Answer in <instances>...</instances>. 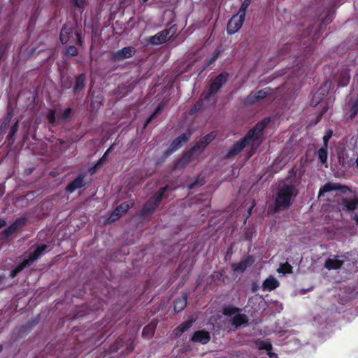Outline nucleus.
<instances>
[{
  "mask_svg": "<svg viewBox=\"0 0 358 358\" xmlns=\"http://www.w3.org/2000/svg\"><path fill=\"white\" fill-rule=\"evenodd\" d=\"M266 124V120L257 124L253 129L248 132L244 138L238 141L229 149L227 156L237 155L247 145H250L252 150L257 149L262 143V132Z\"/></svg>",
  "mask_w": 358,
  "mask_h": 358,
  "instance_id": "f257e3e1",
  "label": "nucleus"
},
{
  "mask_svg": "<svg viewBox=\"0 0 358 358\" xmlns=\"http://www.w3.org/2000/svg\"><path fill=\"white\" fill-rule=\"evenodd\" d=\"M296 189L292 184L284 181L280 182L277 188L275 199L276 210L288 207L291 203L292 198L296 196Z\"/></svg>",
  "mask_w": 358,
  "mask_h": 358,
  "instance_id": "f03ea898",
  "label": "nucleus"
},
{
  "mask_svg": "<svg viewBox=\"0 0 358 358\" xmlns=\"http://www.w3.org/2000/svg\"><path fill=\"white\" fill-rule=\"evenodd\" d=\"M47 249L46 245H41L34 249H31L28 257L24 259L23 262L15 267V269L10 271L11 278H14L19 272H20L25 266L29 265L36 259H38Z\"/></svg>",
  "mask_w": 358,
  "mask_h": 358,
  "instance_id": "7ed1b4c3",
  "label": "nucleus"
},
{
  "mask_svg": "<svg viewBox=\"0 0 358 358\" xmlns=\"http://www.w3.org/2000/svg\"><path fill=\"white\" fill-rule=\"evenodd\" d=\"M224 314L230 317L232 324L236 328L248 323V317L242 314L238 308L227 307L224 309Z\"/></svg>",
  "mask_w": 358,
  "mask_h": 358,
  "instance_id": "20e7f679",
  "label": "nucleus"
},
{
  "mask_svg": "<svg viewBox=\"0 0 358 358\" xmlns=\"http://www.w3.org/2000/svg\"><path fill=\"white\" fill-rule=\"evenodd\" d=\"M227 78L228 74L227 73H222L218 75L210 85L209 89L203 94V96L207 99L212 94L216 93L223 84L227 82Z\"/></svg>",
  "mask_w": 358,
  "mask_h": 358,
  "instance_id": "39448f33",
  "label": "nucleus"
},
{
  "mask_svg": "<svg viewBox=\"0 0 358 358\" xmlns=\"http://www.w3.org/2000/svg\"><path fill=\"white\" fill-rule=\"evenodd\" d=\"M245 20V16L237 13L234 15L228 22L227 31L229 34H233L237 32L242 27Z\"/></svg>",
  "mask_w": 358,
  "mask_h": 358,
  "instance_id": "423d86ee",
  "label": "nucleus"
},
{
  "mask_svg": "<svg viewBox=\"0 0 358 358\" xmlns=\"http://www.w3.org/2000/svg\"><path fill=\"white\" fill-rule=\"evenodd\" d=\"M166 189V187L161 188L153 196V198L150 200L148 203L145 204L143 209V214H146L152 210L158 205L162 196Z\"/></svg>",
  "mask_w": 358,
  "mask_h": 358,
  "instance_id": "0eeeda50",
  "label": "nucleus"
},
{
  "mask_svg": "<svg viewBox=\"0 0 358 358\" xmlns=\"http://www.w3.org/2000/svg\"><path fill=\"white\" fill-rule=\"evenodd\" d=\"M170 31V29H164L157 33L155 36H151L148 41L155 45L162 44L171 37Z\"/></svg>",
  "mask_w": 358,
  "mask_h": 358,
  "instance_id": "6e6552de",
  "label": "nucleus"
},
{
  "mask_svg": "<svg viewBox=\"0 0 358 358\" xmlns=\"http://www.w3.org/2000/svg\"><path fill=\"white\" fill-rule=\"evenodd\" d=\"M134 48L125 47L116 52H112V59L114 61H120L130 58L134 53Z\"/></svg>",
  "mask_w": 358,
  "mask_h": 358,
  "instance_id": "1a4fd4ad",
  "label": "nucleus"
},
{
  "mask_svg": "<svg viewBox=\"0 0 358 358\" xmlns=\"http://www.w3.org/2000/svg\"><path fill=\"white\" fill-rule=\"evenodd\" d=\"M215 134L211 132L201 138L192 148V152H201L215 138Z\"/></svg>",
  "mask_w": 358,
  "mask_h": 358,
  "instance_id": "9d476101",
  "label": "nucleus"
},
{
  "mask_svg": "<svg viewBox=\"0 0 358 358\" xmlns=\"http://www.w3.org/2000/svg\"><path fill=\"white\" fill-rule=\"evenodd\" d=\"M253 262V258L251 256H248L240 261L238 263L232 264L231 269L235 273H243L249 266H251Z\"/></svg>",
  "mask_w": 358,
  "mask_h": 358,
  "instance_id": "9b49d317",
  "label": "nucleus"
},
{
  "mask_svg": "<svg viewBox=\"0 0 358 358\" xmlns=\"http://www.w3.org/2000/svg\"><path fill=\"white\" fill-rule=\"evenodd\" d=\"M131 204L128 202H124L117 207L108 218L109 222H115L130 208Z\"/></svg>",
  "mask_w": 358,
  "mask_h": 358,
  "instance_id": "f8f14e48",
  "label": "nucleus"
},
{
  "mask_svg": "<svg viewBox=\"0 0 358 358\" xmlns=\"http://www.w3.org/2000/svg\"><path fill=\"white\" fill-rule=\"evenodd\" d=\"M190 132L182 134L176 138L170 145L171 152H174L178 150L184 143H185L189 138Z\"/></svg>",
  "mask_w": 358,
  "mask_h": 358,
  "instance_id": "ddd939ff",
  "label": "nucleus"
},
{
  "mask_svg": "<svg viewBox=\"0 0 358 358\" xmlns=\"http://www.w3.org/2000/svg\"><path fill=\"white\" fill-rule=\"evenodd\" d=\"M85 175H80L78 177H77L76 179H74L73 181H71L66 187V190L71 193L73 192L77 189H79L84 186L85 181H84Z\"/></svg>",
  "mask_w": 358,
  "mask_h": 358,
  "instance_id": "4468645a",
  "label": "nucleus"
},
{
  "mask_svg": "<svg viewBox=\"0 0 358 358\" xmlns=\"http://www.w3.org/2000/svg\"><path fill=\"white\" fill-rule=\"evenodd\" d=\"M210 334L206 331H197L194 332L192 340L194 342L206 344L210 341Z\"/></svg>",
  "mask_w": 358,
  "mask_h": 358,
  "instance_id": "2eb2a0df",
  "label": "nucleus"
},
{
  "mask_svg": "<svg viewBox=\"0 0 358 358\" xmlns=\"http://www.w3.org/2000/svg\"><path fill=\"white\" fill-rule=\"evenodd\" d=\"M343 264V261L338 259V257L334 256L333 258H329L326 260L324 267L328 270L338 269Z\"/></svg>",
  "mask_w": 358,
  "mask_h": 358,
  "instance_id": "dca6fc26",
  "label": "nucleus"
},
{
  "mask_svg": "<svg viewBox=\"0 0 358 358\" xmlns=\"http://www.w3.org/2000/svg\"><path fill=\"white\" fill-rule=\"evenodd\" d=\"M278 280L273 276H269L263 282L262 287L264 291H271L279 286Z\"/></svg>",
  "mask_w": 358,
  "mask_h": 358,
  "instance_id": "f3484780",
  "label": "nucleus"
},
{
  "mask_svg": "<svg viewBox=\"0 0 358 358\" xmlns=\"http://www.w3.org/2000/svg\"><path fill=\"white\" fill-rule=\"evenodd\" d=\"M268 94V90L267 89H264L262 90H259L256 92H252L248 96V102H254L256 101H258L259 99H262L266 96V95Z\"/></svg>",
  "mask_w": 358,
  "mask_h": 358,
  "instance_id": "a211bd4d",
  "label": "nucleus"
},
{
  "mask_svg": "<svg viewBox=\"0 0 358 358\" xmlns=\"http://www.w3.org/2000/svg\"><path fill=\"white\" fill-rule=\"evenodd\" d=\"M358 205V199H345L342 201L343 209L347 210H354Z\"/></svg>",
  "mask_w": 358,
  "mask_h": 358,
  "instance_id": "6ab92c4d",
  "label": "nucleus"
},
{
  "mask_svg": "<svg viewBox=\"0 0 358 358\" xmlns=\"http://www.w3.org/2000/svg\"><path fill=\"white\" fill-rule=\"evenodd\" d=\"M187 305V296H182L174 301V310L176 312L182 310Z\"/></svg>",
  "mask_w": 358,
  "mask_h": 358,
  "instance_id": "aec40b11",
  "label": "nucleus"
},
{
  "mask_svg": "<svg viewBox=\"0 0 358 358\" xmlns=\"http://www.w3.org/2000/svg\"><path fill=\"white\" fill-rule=\"evenodd\" d=\"M72 34V29L68 26L64 25L60 32V40L63 44L69 41V36Z\"/></svg>",
  "mask_w": 358,
  "mask_h": 358,
  "instance_id": "412c9836",
  "label": "nucleus"
},
{
  "mask_svg": "<svg viewBox=\"0 0 358 358\" xmlns=\"http://www.w3.org/2000/svg\"><path fill=\"white\" fill-rule=\"evenodd\" d=\"M318 157L322 164H324L327 167V145L326 144L323 147H322L317 152Z\"/></svg>",
  "mask_w": 358,
  "mask_h": 358,
  "instance_id": "4be33fe9",
  "label": "nucleus"
},
{
  "mask_svg": "<svg viewBox=\"0 0 358 358\" xmlns=\"http://www.w3.org/2000/svg\"><path fill=\"white\" fill-rule=\"evenodd\" d=\"M155 331V324L151 323L146 326L145 327H144L142 331V335L145 338H150L153 336Z\"/></svg>",
  "mask_w": 358,
  "mask_h": 358,
  "instance_id": "5701e85b",
  "label": "nucleus"
},
{
  "mask_svg": "<svg viewBox=\"0 0 358 358\" xmlns=\"http://www.w3.org/2000/svg\"><path fill=\"white\" fill-rule=\"evenodd\" d=\"M192 324V320H187L186 322H185L184 323H182L180 326H179L176 329V335L177 336H180L183 332H185L187 329H188L189 328L191 327Z\"/></svg>",
  "mask_w": 358,
  "mask_h": 358,
  "instance_id": "b1692460",
  "label": "nucleus"
},
{
  "mask_svg": "<svg viewBox=\"0 0 358 358\" xmlns=\"http://www.w3.org/2000/svg\"><path fill=\"white\" fill-rule=\"evenodd\" d=\"M350 76L349 71H344L341 75V78L338 82V85L339 87L346 86L350 81Z\"/></svg>",
  "mask_w": 358,
  "mask_h": 358,
  "instance_id": "393cba45",
  "label": "nucleus"
},
{
  "mask_svg": "<svg viewBox=\"0 0 358 358\" xmlns=\"http://www.w3.org/2000/svg\"><path fill=\"white\" fill-rule=\"evenodd\" d=\"M85 76L83 74L79 75L76 78V84H75V86H74V90L76 91H78L80 89H82L84 87V85H85Z\"/></svg>",
  "mask_w": 358,
  "mask_h": 358,
  "instance_id": "a878e982",
  "label": "nucleus"
},
{
  "mask_svg": "<svg viewBox=\"0 0 358 358\" xmlns=\"http://www.w3.org/2000/svg\"><path fill=\"white\" fill-rule=\"evenodd\" d=\"M338 187L336 185L328 183L320 188L319 192V196H321L324 193L330 192L334 189H336Z\"/></svg>",
  "mask_w": 358,
  "mask_h": 358,
  "instance_id": "bb28decb",
  "label": "nucleus"
},
{
  "mask_svg": "<svg viewBox=\"0 0 358 358\" xmlns=\"http://www.w3.org/2000/svg\"><path fill=\"white\" fill-rule=\"evenodd\" d=\"M277 271L283 274L291 273L292 272V267L289 264L285 263L281 264L280 266L277 269Z\"/></svg>",
  "mask_w": 358,
  "mask_h": 358,
  "instance_id": "cd10ccee",
  "label": "nucleus"
},
{
  "mask_svg": "<svg viewBox=\"0 0 358 358\" xmlns=\"http://www.w3.org/2000/svg\"><path fill=\"white\" fill-rule=\"evenodd\" d=\"M251 2L252 0H244L238 13L245 17L246 10L250 5Z\"/></svg>",
  "mask_w": 358,
  "mask_h": 358,
  "instance_id": "c85d7f7f",
  "label": "nucleus"
},
{
  "mask_svg": "<svg viewBox=\"0 0 358 358\" xmlns=\"http://www.w3.org/2000/svg\"><path fill=\"white\" fill-rule=\"evenodd\" d=\"M55 110H50L49 112H48V114L47 115V118H48V120L49 122V123L53 124L55 123L56 122V119H55Z\"/></svg>",
  "mask_w": 358,
  "mask_h": 358,
  "instance_id": "c756f323",
  "label": "nucleus"
},
{
  "mask_svg": "<svg viewBox=\"0 0 358 358\" xmlns=\"http://www.w3.org/2000/svg\"><path fill=\"white\" fill-rule=\"evenodd\" d=\"M71 112V109L70 108L65 109L63 111L62 116L58 119V121H59L60 120H64L65 119H66L70 115Z\"/></svg>",
  "mask_w": 358,
  "mask_h": 358,
  "instance_id": "7c9ffc66",
  "label": "nucleus"
},
{
  "mask_svg": "<svg viewBox=\"0 0 358 358\" xmlns=\"http://www.w3.org/2000/svg\"><path fill=\"white\" fill-rule=\"evenodd\" d=\"M66 53L69 56H74L77 54V49L74 46H69L66 49Z\"/></svg>",
  "mask_w": 358,
  "mask_h": 358,
  "instance_id": "2f4dec72",
  "label": "nucleus"
},
{
  "mask_svg": "<svg viewBox=\"0 0 358 358\" xmlns=\"http://www.w3.org/2000/svg\"><path fill=\"white\" fill-rule=\"evenodd\" d=\"M220 53V51L219 50H215L214 52L212 54V56L208 62V64H210L213 62H214L219 57Z\"/></svg>",
  "mask_w": 358,
  "mask_h": 358,
  "instance_id": "473e14b6",
  "label": "nucleus"
},
{
  "mask_svg": "<svg viewBox=\"0 0 358 358\" xmlns=\"http://www.w3.org/2000/svg\"><path fill=\"white\" fill-rule=\"evenodd\" d=\"M17 127H18V125H17V122H16L11 127L10 130V132L8 134V136L9 137H12L15 134V132L17 131Z\"/></svg>",
  "mask_w": 358,
  "mask_h": 358,
  "instance_id": "72a5a7b5",
  "label": "nucleus"
},
{
  "mask_svg": "<svg viewBox=\"0 0 358 358\" xmlns=\"http://www.w3.org/2000/svg\"><path fill=\"white\" fill-rule=\"evenodd\" d=\"M73 1L78 8H83L85 5V0H73Z\"/></svg>",
  "mask_w": 358,
  "mask_h": 358,
  "instance_id": "f704fd0d",
  "label": "nucleus"
},
{
  "mask_svg": "<svg viewBox=\"0 0 358 358\" xmlns=\"http://www.w3.org/2000/svg\"><path fill=\"white\" fill-rule=\"evenodd\" d=\"M357 110H358V108H357V105H355V106H352L351 109H350V111H351V117L352 118L357 113Z\"/></svg>",
  "mask_w": 358,
  "mask_h": 358,
  "instance_id": "c9c22d12",
  "label": "nucleus"
},
{
  "mask_svg": "<svg viewBox=\"0 0 358 358\" xmlns=\"http://www.w3.org/2000/svg\"><path fill=\"white\" fill-rule=\"evenodd\" d=\"M158 109L156 110L155 112H154L145 121L144 127H145L152 120L153 117L155 115V114L157 113Z\"/></svg>",
  "mask_w": 358,
  "mask_h": 358,
  "instance_id": "e433bc0d",
  "label": "nucleus"
},
{
  "mask_svg": "<svg viewBox=\"0 0 358 358\" xmlns=\"http://www.w3.org/2000/svg\"><path fill=\"white\" fill-rule=\"evenodd\" d=\"M331 133L330 134H329V135H325L323 137V140H324V145H326V143L327 144V141L329 139V138L331 137Z\"/></svg>",
  "mask_w": 358,
  "mask_h": 358,
  "instance_id": "4c0bfd02",
  "label": "nucleus"
},
{
  "mask_svg": "<svg viewBox=\"0 0 358 358\" xmlns=\"http://www.w3.org/2000/svg\"><path fill=\"white\" fill-rule=\"evenodd\" d=\"M110 150H111V147H110V148H109L106 150V152H105L104 155H103V156L102 157V158L100 159V161H99L100 162H103V160L104 159V158H105V157L106 156V155H108V154L110 152Z\"/></svg>",
  "mask_w": 358,
  "mask_h": 358,
  "instance_id": "58836bf2",
  "label": "nucleus"
},
{
  "mask_svg": "<svg viewBox=\"0 0 358 358\" xmlns=\"http://www.w3.org/2000/svg\"><path fill=\"white\" fill-rule=\"evenodd\" d=\"M6 222L3 220L0 219V228L3 227L5 225Z\"/></svg>",
  "mask_w": 358,
  "mask_h": 358,
  "instance_id": "ea45409f",
  "label": "nucleus"
},
{
  "mask_svg": "<svg viewBox=\"0 0 358 358\" xmlns=\"http://www.w3.org/2000/svg\"><path fill=\"white\" fill-rule=\"evenodd\" d=\"M96 105V107H99L100 105V101L92 102V105Z\"/></svg>",
  "mask_w": 358,
  "mask_h": 358,
  "instance_id": "a19ab883",
  "label": "nucleus"
},
{
  "mask_svg": "<svg viewBox=\"0 0 358 358\" xmlns=\"http://www.w3.org/2000/svg\"><path fill=\"white\" fill-rule=\"evenodd\" d=\"M196 182H194V183H193V184H192V185H190L189 186V189H192L194 187H195V186H196Z\"/></svg>",
  "mask_w": 358,
  "mask_h": 358,
  "instance_id": "79ce46f5",
  "label": "nucleus"
},
{
  "mask_svg": "<svg viewBox=\"0 0 358 358\" xmlns=\"http://www.w3.org/2000/svg\"><path fill=\"white\" fill-rule=\"evenodd\" d=\"M354 220H355L356 221V222L358 224V215H355V217H354Z\"/></svg>",
  "mask_w": 358,
  "mask_h": 358,
  "instance_id": "37998d69",
  "label": "nucleus"
},
{
  "mask_svg": "<svg viewBox=\"0 0 358 358\" xmlns=\"http://www.w3.org/2000/svg\"><path fill=\"white\" fill-rule=\"evenodd\" d=\"M15 225H16V224L15 223V224H13V225L12 226V227H13V229H15V228H16V226H15Z\"/></svg>",
  "mask_w": 358,
  "mask_h": 358,
  "instance_id": "c03bdc74",
  "label": "nucleus"
},
{
  "mask_svg": "<svg viewBox=\"0 0 358 358\" xmlns=\"http://www.w3.org/2000/svg\"><path fill=\"white\" fill-rule=\"evenodd\" d=\"M148 1V0H141V1H142L143 3H145V2Z\"/></svg>",
  "mask_w": 358,
  "mask_h": 358,
  "instance_id": "a18cd8bd",
  "label": "nucleus"
},
{
  "mask_svg": "<svg viewBox=\"0 0 358 358\" xmlns=\"http://www.w3.org/2000/svg\"><path fill=\"white\" fill-rule=\"evenodd\" d=\"M182 160L180 161V162H178V165H177V166H179V165H180V164H181V163H182Z\"/></svg>",
  "mask_w": 358,
  "mask_h": 358,
  "instance_id": "49530a36",
  "label": "nucleus"
},
{
  "mask_svg": "<svg viewBox=\"0 0 358 358\" xmlns=\"http://www.w3.org/2000/svg\"><path fill=\"white\" fill-rule=\"evenodd\" d=\"M252 208V206L251 207V208L250 209V211L248 212L249 215L250 214V211H251Z\"/></svg>",
  "mask_w": 358,
  "mask_h": 358,
  "instance_id": "de8ad7c7",
  "label": "nucleus"
},
{
  "mask_svg": "<svg viewBox=\"0 0 358 358\" xmlns=\"http://www.w3.org/2000/svg\"><path fill=\"white\" fill-rule=\"evenodd\" d=\"M1 350H2V346L0 345V352L1 351Z\"/></svg>",
  "mask_w": 358,
  "mask_h": 358,
  "instance_id": "09e8293b",
  "label": "nucleus"
},
{
  "mask_svg": "<svg viewBox=\"0 0 358 358\" xmlns=\"http://www.w3.org/2000/svg\"><path fill=\"white\" fill-rule=\"evenodd\" d=\"M1 281V279H0V282Z\"/></svg>",
  "mask_w": 358,
  "mask_h": 358,
  "instance_id": "8fccbe9b",
  "label": "nucleus"
}]
</instances>
